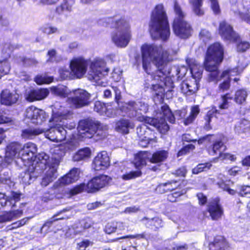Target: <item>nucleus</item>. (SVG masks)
<instances>
[{"instance_id":"1","label":"nucleus","mask_w":250,"mask_h":250,"mask_svg":"<svg viewBox=\"0 0 250 250\" xmlns=\"http://www.w3.org/2000/svg\"><path fill=\"white\" fill-rule=\"evenodd\" d=\"M143 67L149 76L146 83L154 93L160 99L164 98L165 92L171 91L173 83L170 74L167 59V52L162 46L155 44L146 43L141 48Z\"/></svg>"},{"instance_id":"2","label":"nucleus","mask_w":250,"mask_h":250,"mask_svg":"<svg viewBox=\"0 0 250 250\" xmlns=\"http://www.w3.org/2000/svg\"><path fill=\"white\" fill-rule=\"evenodd\" d=\"M112 88L114 91L115 99L120 110L128 117L130 118L135 117L140 122L154 126L161 133L163 134L169 129L168 125L166 120H167L171 123L174 122V117L167 106L166 105L162 107L163 118H161L160 120L145 117L142 114L146 113L148 109L147 104L142 102L130 101L120 104L119 102L121 98L120 90L116 87H112Z\"/></svg>"},{"instance_id":"3","label":"nucleus","mask_w":250,"mask_h":250,"mask_svg":"<svg viewBox=\"0 0 250 250\" xmlns=\"http://www.w3.org/2000/svg\"><path fill=\"white\" fill-rule=\"evenodd\" d=\"M106 129V126H103L98 122L94 123L88 120H82L78 125V134L77 136L73 135V140L63 145H61L56 147V150L62 151L60 154L65 153L68 151L74 150L78 146V142L76 140H81L84 138H91L93 135L97 133L98 135H102L101 131Z\"/></svg>"},{"instance_id":"4","label":"nucleus","mask_w":250,"mask_h":250,"mask_svg":"<svg viewBox=\"0 0 250 250\" xmlns=\"http://www.w3.org/2000/svg\"><path fill=\"white\" fill-rule=\"evenodd\" d=\"M30 163V166L38 168L40 173L44 169V174L41 184L46 187L56 179L58 176L57 169L60 165L59 159H49V156L44 152H41L35 156Z\"/></svg>"},{"instance_id":"5","label":"nucleus","mask_w":250,"mask_h":250,"mask_svg":"<svg viewBox=\"0 0 250 250\" xmlns=\"http://www.w3.org/2000/svg\"><path fill=\"white\" fill-rule=\"evenodd\" d=\"M149 31L153 39L167 40L170 31L167 16L164 5H157L152 12L149 23Z\"/></svg>"},{"instance_id":"6","label":"nucleus","mask_w":250,"mask_h":250,"mask_svg":"<svg viewBox=\"0 0 250 250\" xmlns=\"http://www.w3.org/2000/svg\"><path fill=\"white\" fill-rule=\"evenodd\" d=\"M21 194L17 192H11L8 196L0 192V207L10 208L12 209L0 215V224L12 221L21 217L23 214V210L21 208L14 209L16 204L21 199Z\"/></svg>"},{"instance_id":"7","label":"nucleus","mask_w":250,"mask_h":250,"mask_svg":"<svg viewBox=\"0 0 250 250\" xmlns=\"http://www.w3.org/2000/svg\"><path fill=\"white\" fill-rule=\"evenodd\" d=\"M71 117V113L67 108L60 103H56L52 108V117L49 121L50 128H43L46 137L52 141L51 136L55 137L56 135V126L64 125V120Z\"/></svg>"},{"instance_id":"8","label":"nucleus","mask_w":250,"mask_h":250,"mask_svg":"<svg viewBox=\"0 0 250 250\" xmlns=\"http://www.w3.org/2000/svg\"><path fill=\"white\" fill-rule=\"evenodd\" d=\"M223 48L219 42L211 44L207 50L204 66L205 69L210 72L212 80L217 79L218 65L223 60Z\"/></svg>"},{"instance_id":"9","label":"nucleus","mask_w":250,"mask_h":250,"mask_svg":"<svg viewBox=\"0 0 250 250\" xmlns=\"http://www.w3.org/2000/svg\"><path fill=\"white\" fill-rule=\"evenodd\" d=\"M175 17L173 23V30L175 34L181 38H188L191 33L190 25L184 20L185 13L175 1L174 5Z\"/></svg>"},{"instance_id":"10","label":"nucleus","mask_w":250,"mask_h":250,"mask_svg":"<svg viewBox=\"0 0 250 250\" xmlns=\"http://www.w3.org/2000/svg\"><path fill=\"white\" fill-rule=\"evenodd\" d=\"M108 71L109 69L106 67V63L104 59L95 58L90 61L88 78L98 84H101L99 81L107 75Z\"/></svg>"},{"instance_id":"11","label":"nucleus","mask_w":250,"mask_h":250,"mask_svg":"<svg viewBox=\"0 0 250 250\" xmlns=\"http://www.w3.org/2000/svg\"><path fill=\"white\" fill-rule=\"evenodd\" d=\"M115 27L118 29L112 37L114 43L118 47H125L131 39L130 26L128 22L122 20L116 22Z\"/></svg>"},{"instance_id":"12","label":"nucleus","mask_w":250,"mask_h":250,"mask_svg":"<svg viewBox=\"0 0 250 250\" xmlns=\"http://www.w3.org/2000/svg\"><path fill=\"white\" fill-rule=\"evenodd\" d=\"M168 156V152L161 150L154 152L149 161L152 163H158L164 161ZM149 159L148 153L146 152H141L135 156V165L137 168L145 166L146 160Z\"/></svg>"},{"instance_id":"13","label":"nucleus","mask_w":250,"mask_h":250,"mask_svg":"<svg viewBox=\"0 0 250 250\" xmlns=\"http://www.w3.org/2000/svg\"><path fill=\"white\" fill-rule=\"evenodd\" d=\"M71 95L67 102L71 107L81 108L88 104L90 95L82 89H75L70 93Z\"/></svg>"},{"instance_id":"14","label":"nucleus","mask_w":250,"mask_h":250,"mask_svg":"<svg viewBox=\"0 0 250 250\" xmlns=\"http://www.w3.org/2000/svg\"><path fill=\"white\" fill-rule=\"evenodd\" d=\"M88 62L83 56L73 57L70 61L69 67L74 78L80 79L83 77L87 70Z\"/></svg>"},{"instance_id":"15","label":"nucleus","mask_w":250,"mask_h":250,"mask_svg":"<svg viewBox=\"0 0 250 250\" xmlns=\"http://www.w3.org/2000/svg\"><path fill=\"white\" fill-rule=\"evenodd\" d=\"M24 116L25 119L36 125L42 124L47 117L44 111L34 106L27 107L24 112Z\"/></svg>"},{"instance_id":"16","label":"nucleus","mask_w":250,"mask_h":250,"mask_svg":"<svg viewBox=\"0 0 250 250\" xmlns=\"http://www.w3.org/2000/svg\"><path fill=\"white\" fill-rule=\"evenodd\" d=\"M111 178L105 175L96 176L90 180L86 185V191L88 192H94L106 186Z\"/></svg>"},{"instance_id":"17","label":"nucleus","mask_w":250,"mask_h":250,"mask_svg":"<svg viewBox=\"0 0 250 250\" xmlns=\"http://www.w3.org/2000/svg\"><path fill=\"white\" fill-rule=\"evenodd\" d=\"M219 32L222 38L225 40L231 42H236L240 41L239 35L233 30L232 26L225 21L220 22Z\"/></svg>"},{"instance_id":"18","label":"nucleus","mask_w":250,"mask_h":250,"mask_svg":"<svg viewBox=\"0 0 250 250\" xmlns=\"http://www.w3.org/2000/svg\"><path fill=\"white\" fill-rule=\"evenodd\" d=\"M37 148L35 144L32 143L25 144L21 149V159L24 165H30L32 160L35 157Z\"/></svg>"},{"instance_id":"19","label":"nucleus","mask_w":250,"mask_h":250,"mask_svg":"<svg viewBox=\"0 0 250 250\" xmlns=\"http://www.w3.org/2000/svg\"><path fill=\"white\" fill-rule=\"evenodd\" d=\"M80 170L77 168H73L69 173L59 179L54 184V187L58 188L74 183L78 180Z\"/></svg>"},{"instance_id":"20","label":"nucleus","mask_w":250,"mask_h":250,"mask_svg":"<svg viewBox=\"0 0 250 250\" xmlns=\"http://www.w3.org/2000/svg\"><path fill=\"white\" fill-rule=\"evenodd\" d=\"M179 184L176 181H172L160 184L157 187L156 190L161 193H164L168 191H172L174 189H176V191L173 193L172 195L174 197H177L178 196H180L186 193L187 192L185 189L180 191V189L177 188Z\"/></svg>"},{"instance_id":"21","label":"nucleus","mask_w":250,"mask_h":250,"mask_svg":"<svg viewBox=\"0 0 250 250\" xmlns=\"http://www.w3.org/2000/svg\"><path fill=\"white\" fill-rule=\"evenodd\" d=\"M110 164L109 156L106 151H102L94 158L92 167L95 170H104Z\"/></svg>"},{"instance_id":"22","label":"nucleus","mask_w":250,"mask_h":250,"mask_svg":"<svg viewBox=\"0 0 250 250\" xmlns=\"http://www.w3.org/2000/svg\"><path fill=\"white\" fill-rule=\"evenodd\" d=\"M19 98V95L15 91L4 89L0 93V102L2 104L10 106L16 104Z\"/></svg>"},{"instance_id":"23","label":"nucleus","mask_w":250,"mask_h":250,"mask_svg":"<svg viewBox=\"0 0 250 250\" xmlns=\"http://www.w3.org/2000/svg\"><path fill=\"white\" fill-rule=\"evenodd\" d=\"M49 91L46 88L31 89L26 93L25 99L29 102L40 101L45 98L49 94Z\"/></svg>"},{"instance_id":"24","label":"nucleus","mask_w":250,"mask_h":250,"mask_svg":"<svg viewBox=\"0 0 250 250\" xmlns=\"http://www.w3.org/2000/svg\"><path fill=\"white\" fill-rule=\"evenodd\" d=\"M67 120H64V125H57L56 128V135L55 137L51 136L52 141L61 142L66 138L67 131L66 129L71 130L75 128V124L71 123L68 125L65 123Z\"/></svg>"},{"instance_id":"25","label":"nucleus","mask_w":250,"mask_h":250,"mask_svg":"<svg viewBox=\"0 0 250 250\" xmlns=\"http://www.w3.org/2000/svg\"><path fill=\"white\" fill-rule=\"evenodd\" d=\"M21 146L17 143H12L6 148L5 159L8 163H11L16 158L21 156Z\"/></svg>"},{"instance_id":"26","label":"nucleus","mask_w":250,"mask_h":250,"mask_svg":"<svg viewBox=\"0 0 250 250\" xmlns=\"http://www.w3.org/2000/svg\"><path fill=\"white\" fill-rule=\"evenodd\" d=\"M28 167L27 170L21 175V181L25 185H29L33 182L40 173L39 169L31 166L30 165H25Z\"/></svg>"},{"instance_id":"27","label":"nucleus","mask_w":250,"mask_h":250,"mask_svg":"<svg viewBox=\"0 0 250 250\" xmlns=\"http://www.w3.org/2000/svg\"><path fill=\"white\" fill-rule=\"evenodd\" d=\"M186 62L190 67L193 78L198 83V81L202 75L203 68L202 66L193 59H187Z\"/></svg>"},{"instance_id":"28","label":"nucleus","mask_w":250,"mask_h":250,"mask_svg":"<svg viewBox=\"0 0 250 250\" xmlns=\"http://www.w3.org/2000/svg\"><path fill=\"white\" fill-rule=\"evenodd\" d=\"M134 126V123L129 120L122 119L116 123L115 129L119 133L126 134L129 133V129H132Z\"/></svg>"},{"instance_id":"29","label":"nucleus","mask_w":250,"mask_h":250,"mask_svg":"<svg viewBox=\"0 0 250 250\" xmlns=\"http://www.w3.org/2000/svg\"><path fill=\"white\" fill-rule=\"evenodd\" d=\"M208 211L212 219L217 220L221 217L223 214V210L218 199H216L210 203L208 207Z\"/></svg>"},{"instance_id":"30","label":"nucleus","mask_w":250,"mask_h":250,"mask_svg":"<svg viewBox=\"0 0 250 250\" xmlns=\"http://www.w3.org/2000/svg\"><path fill=\"white\" fill-rule=\"evenodd\" d=\"M226 142V138L222 136L214 143L211 150L209 151V154L212 156L218 154L219 156H220V155L223 153L222 152L226 149V146L224 145Z\"/></svg>"},{"instance_id":"31","label":"nucleus","mask_w":250,"mask_h":250,"mask_svg":"<svg viewBox=\"0 0 250 250\" xmlns=\"http://www.w3.org/2000/svg\"><path fill=\"white\" fill-rule=\"evenodd\" d=\"M198 83L195 81L194 83L190 81L183 82L181 84L182 92L185 95H190L194 93L198 89Z\"/></svg>"},{"instance_id":"32","label":"nucleus","mask_w":250,"mask_h":250,"mask_svg":"<svg viewBox=\"0 0 250 250\" xmlns=\"http://www.w3.org/2000/svg\"><path fill=\"white\" fill-rule=\"evenodd\" d=\"M94 110L101 115H105L108 117L114 116L112 111H110V107L99 101L95 102Z\"/></svg>"},{"instance_id":"33","label":"nucleus","mask_w":250,"mask_h":250,"mask_svg":"<svg viewBox=\"0 0 250 250\" xmlns=\"http://www.w3.org/2000/svg\"><path fill=\"white\" fill-rule=\"evenodd\" d=\"M91 154V149L89 147H84L79 150L73 156L74 161H80L88 159Z\"/></svg>"},{"instance_id":"34","label":"nucleus","mask_w":250,"mask_h":250,"mask_svg":"<svg viewBox=\"0 0 250 250\" xmlns=\"http://www.w3.org/2000/svg\"><path fill=\"white\" fill-rule=\"evenodd\" d=\"M50 91L52 94L61 97H65L68 95H71L70 93L71 92L65 86L63 85L51 87Z\"/></svg>"},{"instance_id":"35","label":"nucleus","mask_w":250,"mask_h":250,"mask_svg":"<svg viewBox=\"0 0 250 250\" xmlns=\"http://www.w3.org/2000/svg\"><path fill=\"white\" fill-rule=\"evenodd\" d=\"M226 242L221 236H216L209 245L210 250H225Z\"/></svg>"},{"instance_id":"36","label":"nucleus","mask_w":250,"mask_h":250,"mask_svg":"<svg viewBox=\"0 0 250 250\" xmlns=\"http://www.w3.org/2000/svg\"><path fill=\"white\" fill-rule=\"evenodd\" d=\"M44 129L28 128L22 130L21 136L26 139H32L35 136L43 133Z\"/></svg>"},{"instance_id":"37","label":"nucleus","mask_w":250,"mask_h":250,"mask_svg":"<svg viewBox=\"0 0 250 250\" xmlns=\"http://www.w3.org/2000/svg\"><path fill=\"white\" fill-rule=\"evenodd\" d=\"M250 128V122L246 119H241L237 123L235 126V131L239 133H244Z\"/></svg>"},{"instance_id":"38","label":"nucleus","mask_w":250,"mask_h":250,"mask_svg":"<svg viewBox=\"0 0 250 250\" xmlns=\"http://www.w3.org/2000/svg\"><path fill=\"white\" fill-rule=\"evenodd\" d=\"M248 96V92L245 89L237 90L235 93L234 100L239 104H243L246 101Z\"/></svg>"},{"instance_id":"39","label":"nucleus","mask_w":250,"mask_h":250,"mask_svg":"<svg viewBox=\"0 0 250 250\" xmlns=\"http://www.w3.org/2000/svg\"><path fill=\"white\" fill-rule=\"evenodd\" d=\"M209 79L210 81H218L221 80V79H224V81L222 83H220L219 86V89L220 91L224 92L225 90H227L229 89L230 87V80L229 79V77L227 78H221V76L219 75V73L217 71V74L216 76L217 79L214 80H212L210 77V73L208 75Z\"/></svg>"},{"instance_id":"40","label":"nucleus","mask_w":250,"mask_h":250,"mask_svg":"<svg viewBox=\"0 0 250 250\" xmlns=\"http://www.w3.org/2000/svg\"><path fill=\"white\" fill-rule=\"evenodd\" d=\"M189 1L191 5L193 12L196 15L201 16L204 14V11L201 8L203 0H189Z\"/></svg>"},{"instance_id":"41","label":"nucleus","mask_w":250,"mask_h":250,"mask_svg":"<svg viewBox=\"0 0 250 250\" xmlns=\"http://www.w3.org/2000/svg\"><path fill=\"white\" fill-rule=\"evenodd\" d=\"M199 112L200 109L198 105L192 106L191 108L190 115L184 121V124L186 125H188L192 123L197 117V115L199 113Z\"/></svg>"},{"instance_id":"42","label":"nucleus","mask_w":250,"mask_h":250,"mask_svg":"<svg viewBox=\"0 0 250 250\" xmlns=\"http://www.w3.org/2000/svg\"><path fill=\"white\" fill-rule=\"evenodd\" d=\"M74 2V0H63L61 5L57 7V12L61 14L64 11H70Z\"/></svg>"},{"instance_id":"43","label":"nucleus","mask_w":250,"mask_h":250,"mask_svg":"<svg viewBox=\"0 0 250 250\" xmlns=\"http://www.w3.org/2000/svg\"><path fill=\"white\" fill-rule=\"evenodd\" d=\"M244 68V67H239V66H238L233 68V69L225 71L221 75V77L227 78V77H229V79L230 80V77L231 76H233L237 74H239L242 72Z\"/></svg>"},{"instance_id":"44","label":"nucleus","mask_w":250,"mask_h":250,"mask_svg":"<svg viewBox=\"0 0 250 250\" xmlns=\"http://www.w3.org/2000/svg\"><path fill=\"white\" fill-rule=\"evenodd\" d=\"M218 185L220 188L227 191L230 195H233L236 193V191L231 188L233 185V183L231 181H227L226 183L224 182H218Z\"/></svg>"},{"instance_id":"45","label":"nucleus","mask_w":250,"mask_h":250,"mask_svg":"<svg viewBox=\"0 0 250 250\" xmlns=\"http://www.w3.org/2000/svg\"><path fill=\"white\" fill-rule=\"evenodd\" d=\"M212 165L210 163L200 164L192 169V173L197 174L202 171H205L210 168Z\"/></svg>"},{"instance_id":"46","label":"nucleus","mask_w":250,"mask_h":250,"mask_svg":"<svg viewBox=\"0 0 250 250\" xmlns=\"http://www.w3.org/2000/svg\"><path fill=\"white\" fill-rule=\"evenodd\" d=\"M53 81V78L46 75H42L35 78V82L38 84H47Z\"/></svg>"},{"instance_id":"47","label":"nucleus","mask_w":250,"mask_h":250,"mask_svg":"<svg viewBox=\"0 0 250 250\" xmlns=\"http://www.w3.org/2000/svg\"><path fill=\"white\" fill-rule=\"evenodd\" d=\"M231 99L232 97H229V94L222 96L218 104L219 108L222 109H227L229 107V103L228 101L229 99Z\"/></svg>"},{"instance_id":"48","label":"nucleus","mask_w":250,"mask_h":250,"mask_svg":"<svg viewBox=\"0 0 250 250\" xmlns=\"http://www.w3.org/2000/svg\"><path fill=\"white\" fill-rule=\"evenodd\" d=\"M142 172L140 170L130 171L122 175V179L124 180H129L138 177L141 175Z\"/></svg>"},{"instance_id":"49","label":"nucleus","mask_w":250,"mask_h":250,"mask_svg":"<svg viewBox=\"0 0 250 250\" xmlns=\"http://www.w3.org/2000/svg\"><path fill=\"white\" fill-rule=\"evenodd\" d=\"M60 77L62 79L74 78L72 75V71H69L66 67L61 68L59 70Z\"/></svg>"},{"instance_id":"50","label":"nucleus","mask_w":250,"mask_h":250,"mask_svg":"<svg viewBox=\"0 0 250 250\" xmlns=\"http://www.w3.org/2000/svg\"><path fill=\"white\" fill-rule=\"evenodd\" d=\"M237 13L242 20L250 24V11L248 8L242 10H239Z\"/></svg>"},{"instance_id":"51","label":"nucleus","mask_w":250,"mask_h":250,"mask_svg":"<svg viewBox=\"0 0 250 250\" xmlns=\"http://www.w3.org/2000/svg\"><path fill=\"white\" fill-rule=\"evenodd\" d=\"M217 110L215 108L213 107L210 110H209L206 115L205 120L206 121V127L207 129H209L210 128L209 125L210 122H211V118L214 116L215 114L217 113Z\"/></svg>"},{"instance_id":"52","label":"nucleus","mask_w":250,"mask_h":250,"mask_svg":"<svg viewBox=\"0 0 250 250\" xmlns=\"http://www.w3.org/2000/svg\"><path fill=\"white\" fill-rule=\"evenodd\" d=\"M10 70V66L7 62H0V78L8 74Z\"/></svg>"},{"instance_id":"53","label":"nucleus","mask_w":250,"mask_h":250,"mask_svg":"<svg viewBox=\"0 0 250 250\" xmlns=\"http://www.w3.org/2000/svg\"><path fill=\"white\" fill-rule=\"evenodd\" d=\"M140 138L139 145L142 147H146L147 145L151 142H156L155 138H150L146 136H143Z\"/></svg>"},{"instance_id":"54","label":"nucleus","mask_w":250,"mask_h":250,"mask_svg":"<svg viewBox=\"0 0 250 250\" xmlns=\"http://www.w3.org/2000/svg\"><path fill=\"white\" fill-rule=\"evenodd\" d=\"M93 243L88 240L84 239L82 241L78 243L77 244V249L78 250H85L86 248L89 246L92 245Z\"/></svg>"},{"instance_id":"55","label":"nucleus","mask_w":250,"mask_h":250,"mask_svg":"<svg viewBox=\"0 0 250 250\" xmlns=\"http://www.w3.org/2000/svg\"><path fill=\"white\" fill-rule=\"evenodd\" d=\"M250 45L249 42L246 41H240L237 44V50L239 52H244L249 49Z\"/></svg>"},{"instance_id":"56","label":"nucleus","mask_w":250,"mask_h":250,"mask_svg":"<svg viewBox=\"0 0 250 250\" xmlns=\"http://www.w3.org/2000/svg\"><path fill=\"white\" fill-rule=\"evenodd\" d=\"M210 3V7L215 14H218L220 13V8L218 0H209Z\"/></svg>"},{"instance_id":"57","label":"nucleus","mask_w":250,"mask_h":250,"mask_svg":"<svg viewBox=\"0 0 250 250\" xmlns=\"http://www.w3.org/2000/svg\"><path fill=\"white\" fill-rule=\"evenodd\" d=\"M86 185L84 184H81L79 186H76L70 190V194L71 195H74L79 193H81L85 189L86 190Z\"/></svg>"},{"instance_id":"58","label":"nucleus","mask_w":250,"mask_h":250,"mask_svg":"<svg viewBox=\"0 0 250 250\" xmlns=\"http://www.w3.org/2000/svg\"><path fill=\"white\" fill-rule=\"evenodd\" d=\"M40 30L47 35H50L51 34L55 33L57 32V29L56 27L49 26V25H45L43 27H42Z\"/></svg>"},{"instance_id":"59","label":"nucleus","mask_w":250,"mask_h":250,"mask_svg":"<svg viewBox=\"0 0 250 250\" xmlns=\"http://www.w3.org/2000/svg\"><path fill=\"white\" fill-rule=\"evenodd\" d=\"M194 146L192 144H189L182 148L178 153L177 156L179 157L187 154L190 150L194 149Z\"/></svg>"},{"instance_id":"60","label":"nucleus","mask_w":250,"mask_h":250,"mask_svg":"<svg viewBox=\"0 0 250 250\" xmlns=\"http://www.w3.org/2000/svg\"><path fill=\"white\" fill-rule=\"evenodd\" d=\"M239 194L241 196L250 197V186H245L242 187Z\"/></svg>"},{"instance_id":"61","label":"nucleus","mask_w":250,"mask_h":250,"mask_svg":"<svg viewBox=\"0 0 250 250\" xmlns=\"http://www.w3.org/2000/svg\"><path fill=\"white\" fill-rule=\"evenodd\" d=\"M115 222L108 223L105 227L104 231L107 234H111L116 231Z\"/></svg>"},{"instance_id":"62","label":"nucleus","mask_w":250,"mask_h":250,"mask_svg":"<svg viewBox=\"0 0 250 250\" xmlns=\"http://www.w3.org/2000/svg\"><path fill=\"white\" fill-rule=\"evenodd\" d=\"M12 121L11 118L7 117L6 113L3 111L0 110V124L9 123Z\"/></svg>"},{"instance_id":"63","label":"nucleus","mask_w":250,"mask_h":250,"mask_svg":"<svg viewBox=\"0 0 250 250\" xmlns=\"http://www.w3.org/2000/svg\"><path fill=\"white\" fill-rule=\"evenodd\" d=\"M221 160H230L231 161H235L236 160V157L229 153H222L218 157Z\"/></svg>"},{"instance_id":"64","label":"nucleus","mask_w":250,"mask_h":250,"mask_svg":"<svg viewBox=\"0 0 250 250\" xmlns=\"http://www.w3.org/2000/svg\"><path fill=\"white\" fill-rule=\"evenodd\" d=\"M146 126L145 125H140L137 128V133L139 137L144 136V135L146 133Z\"/></svg>"}]
</instances>
